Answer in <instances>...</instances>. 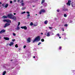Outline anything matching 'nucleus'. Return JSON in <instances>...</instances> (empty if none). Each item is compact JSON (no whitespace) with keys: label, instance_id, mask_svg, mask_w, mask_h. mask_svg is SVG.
Masks as SVG:
<instances>
[{"label":"nucleus","instance_id":"1","mask_svg":"<svg viewBox=\"0 0 75 75\" xmlns=\"http://www.w3.org/2000/svg\"><path fill=\"white\" fill-rule=\"evenodd\" d=\"M40 40V36H38L36 37L33 40V42H35V41L37 42H38V41H39Z\"/></svg>","mask_w":75,"mask_h":75},{"label":"nucleus","instance_id":"2","mask_svg":"<svg viewBox=\"0 0 75 75\" xmlns=\"http://www.w3.org/2000/svg\"><path fill=\"white\" fill-rule=\"evenodd\" d=\"M13 14L11 13H10L9 14H8V15L7 17H8V18H11L12 17H13Z\"/></svg>","mask_w":75,"mask_h":75},{"label":"nucleus","instance_id":"3","mask_svg":"<svg viewBox=\"0 0 75 75\" xmlns=\"http://www.w3.org/2000/svg\"><path fill=\"white\" fill-rule=\"evenodd\" d=\"M45 10L44 9H42L39 12V14H41L42 13H45Z\"/></svg>","mask_w":75,"mask_h":75},{"label":"nucleus","instance_id":"4","mask_svg":"<svg viewBox=\"0 0 75 75\" xmlns=\"http://www.w3.org/2000/svg\"><path fill=\"white\" fill-rule=\"evenodd\" d=\"M23 1H24L22 0L20 2V3H21V5L22 6H24L25 5V3H23Z\"/></svg>","mask_w":75,"mask_h":75},{"label":"nucleus","instance_id":"5","mask_svg":"<svg viewBox=\"0 0 75 75\" xmlns=\"http://www.w3.org/2000/svg\"><path fill=\"white\" fill-rule=\"evenodd\" d=\"M11 19L13 20H15V21L17 20V18H16V17L14 16H13L12 17Z\"/></svg>","mask_w":75,"mask_h":75},{"label":"nucleus","instance_id":"6","mask_svg":"<svg viewBox=\"0 0 75 75\" xmlns=\"http://www.w3.org/2000/svg\"><path fill=\"white\" fill-rule=\"evenodd\" d=\"M31 38H28V39H27V41L28 42H31Z\"/></svg>","mask_w":75,"mask_h":75},{"label":"nucleus","instance_id":"7","mask_svg":"<svg viewBox=\"0 0 75 75\" xmlns=\"http://www.w3.org/2000/svg\"><path fill=\"white\" fill-rule=\"evenodd\" d=\"M10 25V23H6L5 25V26H4V27L6 28V27H7L8 25Z\"/></svg>","mask_w":75,"mask_h":75},{"label":"nucleus","instance_id":"8","mask_svg":"<svg viewBox=\"0 0 75 75\" xmlns=\"http://www.w3.org/2000/svg\"><path fill=\"white\" fill-rule=\"evenodd\" d=\"M22 29H24V30H27V28L26 26H22L21 27Z\"/></svg>","mask_w":75,"mask_h":75},{"label":"nucleus","instance_id":"9","mask_svg":"<svg viewBox=\"0 0 75 75\" xmlns=\"http://www.w3.org/2000/svg\"><path fill=\"white\" fill-rule=\"evenodd\" d=\"M71 1H68V2L67 4L68 6H70L71 5Z\"/></svg>","mask_w":75,"mask_h":75},{"label":"nucleus","instance_id":"10","mask_svg":"<svg viewBox=\"0 0 75 75\" xmlns=\"http://www.w3.org/2000/svg\"><path fill=\"white\" fill-rule=\"evenodd\" d=\"M51 33V32H49L47 33L46 36L47 37H50V33Z\"/></svg>","mask_w":75,"mask_h":75},{"label":"nucleus","instance_id":"11","mask_svg":"<svg viewBox=\"0 0 75 75\" xmlns=\"http://www.w3.org/2000/svg\"><path fill=\"white\" fill-rule=\"evenodd\" d=\"M13 45H14V42H11L9 44V45H10V46H12Z\"/></svg>","mask_w":75,"mask_h":75},{"label":"nucleus","instance_id":"12","mask_svg":"<svg viewBox=\"0 0 75 75\" xmlns=\"http://www.w3.org/2000/svg\"><path fill=\"white\" fill-rule=\"evenodd\" d=\"M20 29V27L18 26H17L16 27V30H18Z\"/></svg>","mask_w":75,"mask_h":75},{"label":"nucleus","instance_id":"13","mask_svg":"<svg viewBox=\"0 0 75 75\" xmlns=\"http://www.w3.org/2000/svg\"><path fill=\"white\" fill-rule=\"evenodd\" d=\"M4 38L6 40H10V38L7 37H6V38L4 37Z\"/></svg>","mask_w":75,"mask_h":75},{"label":"nucleus","instance_id":"14","mask_svg":"<svg viewBox=\"0 0 75 75\" xmlns=\"http://www.w3.org/2000/svg\"><path fill=\"white\" fill-rule=\"evenodd\" d=\"M6 22L7 23H11V20L9 19H6Z\"/></svg>","mask_w":75,"mask_h":75},{"label":"nucleus","instance_id":"15","mask_svg":"<svg viewBox=\"0 0 75 75\" xmlns=\"http://www.w3.org/2000/svg\"><path fill=\"white\" fill-rule=\"evenodd\" d=\"M1 33L2 34L3 33H4V32L6 31V30L4 29L2 30H1Z\"/></svg>","mask_w":75,"mask_h":75},{"label":"nucleus","instance_id":"16","mask_svg":"<svg viewBox=\"0 0 75 75\" xmlns=\"http://www.w3.org/2000/svg\"><path fill=\"white\" fill-rule=\"evenodd\" d=\"M44 24H45L46 25H47L48 23V21L46 20L44 22Z\"/></svg>","mask_w":75,"mask_h":75},{"label":"nucleus","instance_id":"17","mask_svg":"<svg viewBox=\"0 0 75 75\" xmlns=\"http://www.w3.org/2000/svg\"><path fill=\"white\" fill-rule=\"evenodd\" d=\"M30 16V14H28L27 15V19H28V18H30V17H29Z\"/></svg>","mask_w":75,"mask_h":75},{"label":"nucleus","instance_id":"18","mask_svg":"<svg viewBox=\"0 0 75 75\" xmlns=\"http://www.w3.org/2000/svg\"><path fill=\"white\" fill-rule=\"evenodd\" d=\"M8 4H6L5 5V8H7V7H8Z\"/></svg>","mask_w":75,"mask_h":75},{"label":"nucleus","instance_id":"19","mask_svg":"<svg viewBox=\"0 0 75 75\" xmlns=\"http://www.w3.org/2000/svg\"><path fill=\"white\" fill-rule=\"evenodd\" d=\"M3 18H7V16H3L2 17Z\"/></svg>","mask_w":75,"mask_h":75},{"label":"nucleus","instance_id":"20","mask_svg":"<svg viewBox=\"0 0 75 75\" xmlns=\"http://www.w3.org/2000/svg\"><path fill=\"white\" fill-rule=\"evenodd\" d=\"M6 73V71H4L3 72L2 75H5V74Z\"/></svg>","mask_w":75,"mask_h":75},{"label":"nucleus","instance_id":"21","mask_svg":"<svg viewBox=\"0 0 75 75\" xmlns=\"http://www.w3.org/2000/svg\"><path fill=\"white\" fill-rule=\"evenodd\" d=\"M45 2V0H42L41 2V4H42V3H44Z\"/></svg>","mask_w":75,"mask_h":75},{"label":"nucleus","instance_id":"22","mask_svg":"<svg viewBox=\"0 0 75 75\" xmlns=\"http://www.w3.org/2000/svg\"><path fill=\"white\" fill-rule=\"evenodd\" d=\"M64 11H68V9L67 8L64 9L63 10Z\"/></svg>","mask_w":75,"mask_h":75},{"label":"nucleus","instance_id":"23","mask_svg":"<svg viewBox=\"0 0 75 75\" xmlns=\"http://www.w3.org/2000/svg\"><path fill=\"white\" fill-rule=\"evenodd\" d=\"M33 25V22H31L30 23V25H31V26H32Z\"/></svg>","mask_w":75,"mask_h":75},{"label":"nucleus","instance_id":"24","mask_svg":"<svg viewBox=\"0 0 75 75\" xmlns=\"http://www.w3.org/2000/svg\"><path fill=\"white\" fill-rule=\"evenodd\" d=\"M12 34L13 36H16V33H13Z\"/></svg>","mask_w":75,"mask_h":75},{"label":"nucleus","instance_id":"25","mask_svg":"<svg viewBox=\"0 0 75 75\" xmlns=\"http://www.w3.org/2000/svg\"><path fill=\"white\" fill-rule=\"evenodd\" d=\"M26 8L25 7H24V8H22V10H25V8Z\"/></svg>","mask_w":75,"mask_h":75},{"label":"nucleus","instance_id":"26","mask_svg":"<svg viewBox=\"0 0 75 75\" xmlns=\"http://www.w3.org/2000/svg\"><path fill=\"white\" fill-rule=\"evenodd\" d=\"M25 11H24L23 12H22L21 14H25Z\"/></svg>","mask_w":75,"mask_h":75},{"label":"nucleus","instance_id":"27","mask_svg":"<svg viewBox=\"0 0 75 75\" xmlns=\"http://www.w3.org/2000/svg\"><path fill=\"white\" fill-rule=\"evenodd\" d=\"M49 28L50 29V30H52L53 28L52 27H49Z\"/></svg>","mask_w":75,"mask_h":75},{"label":"nucleus","instance_id":"28","mask_svg":"<svg viewBox=\"0 0 75 75\" xmlns=\"http://www.w3.org/2000/svg\"><path fill=\"white\" fill-rule=\"evenodd\" d=\"M64 17H67V14H64Z\"/></svg>","mask_w":75,"mask_h":75},{"label":"nucleus","instance_id":"29","mask_svg":"<svg viewBox=\"0 0 75 75\" xmlns=\"http://www.w3.org/2000/svg\"><path fill=\"white\" fill-rule=\"evenodd\" d=\"M56 35L57 36H58V37H59V36H60V35H59V33H58V34H57Z\"/></svg>","mask_w":75,"mask_h":75},{"label":"nucleus","instance_id":"30","mask_svg":"<svg viewBox=\"0 0 75 75\" xmlns=\"http://www.w3.org/2000/svg\"><path fill=\"white\" fill-rule=\"evenodd\" d=\"M15 47H16V48H17L18 47V45H17V44L16 45Z\"/></svg>","mask_w":75,"mask_h":75},{"label":"nucleus","instance_id":"31","mask_svg":"<svg viewBox=\"0 0 75 75\" xmlns=\"http://www.w3.org/2000/svg\"><path fill=\"white\" fill-rule=\"evenodd\" d=\"M20 25V22H18V26H19V25Z\"/></svg>","mask_w":75,"mask_h":75},{"label":"nucleus","instance_id":"32","mask_svg":"<svg viewBox=\"0 0 75 75\" xmlns=\"http://www.w3.org/2000/svg\"><path fill=\"white\" fill-rule=\"evenodd\" d=\"M3 21L4 22H6H6H7V19H4V20Z\"/></svg>","mask_w":75,"mask_h":75},{"label":"nucleus","instance_id":"33","mask_svg":"<svg viewBox=\"0 0 75 75\" xmlns=\"http://www.w3.org/2000/svg\"><path fill=\"white\" fill-rule=\"evenodd\" d=\"M38 25V24H33V25L35 26V27H36V26H37Z\"/></svg>","mask_w":75,"mask_h":75},{"label":"nucleus","instance_id":"34","mask_svg":"<svg viewBox=\"0 0 75 75\" xmlns=\"http://www.w3.org/2000/svg\"><path fill=\"white\" fill-rule=\"evenodd\" d=\"M41 41H42V42H44V39H41Z\"/></svg>","mask_w":75,"mask_h":75},{"label":"nucleus","instance_id":"35","mask_svg":"<svg viewBox=\"0 0 75 75\" xmlns=\"http://www.w3.org/2000/svg\"><path fill=\"white\" fill-rule=\"evenodd\" d=\"M26 13L28 14H30V12L29 11H27Z\"/></svg>","mask_w":75,"mask_h":75},{"label":"nucleus","instance_id":"36","mask_svg":"<svg viewBox=\"0 0 75 75\" xmlns=\"http://www.w3.org/2000/svg\"><path fill=\"white\" fill-rule=\"evenodd\" d=\"M64 27H67L68 26V25L67 24H65L64 25Z\"/></svg>","mask_w":75,"mask_h":75},{"label":"nucleus","instance_id":"37","mask_svg":"<svg viewBox=\"0 0 75 75\" xmlns=\"http://www.w3.org/2000/svg\"><path fill=\"white\" fill-rule=\"evenodd\" d=\"M15 39H12V41H13V42H14V41H15Z\"/></svg>","mask_w":75,"mask_h":75},{"label":"nucleus","instance_id":"38","mask_svg":"<svg viewBox=\"0 0 75 75\" xmlns=\"http://www.w3.org/2000/svg\"><path fill=\"white\" fill-rule=\"evenodd\" d=\"M10 3L11 4H12V3H13V1H10Z\"/></svg>","mask_w":75,"mask_h":75},{"label":"nucleus","instance_id":"39","mask_svg":"<svg viewBox=\"0 0 75 75\" xmlns=\"http://www.w3.org/2000/svg\"><path fill=\"white\" fill-rule=\"evenodd\" d=\"M25 47H26V46H25V45H24V46H23V48H25Z\"/></svg>","mask_w":75,"mask_h":75},{"label":"nucleus","instance_id":"40","mask_svg":"<svg viewBox=\"0 0 75 75\" xmlns=\"http://www.w3.org/2000/svg\"><path fill=\"white\" fill-rule=\"evenodd\" d=\"M57 12H59V9H57Z\"/></svg>","mask_w":75,"mask_h":75},{"label":"nucleus","instance_id":"41","mask_svg":"<svg viewBox=\"0 0 75 75\" xmlns=\"http://www.w3.org/2000/svg\"><path fill=\"white\" fill-rule=\"evenodd\" d=\"M41 44V42L39 43L38 44V45H39L40 44Z\"/></svg>","mask_w":75,"mask_h":75},{"label":"nucleus","instance_id":"42","mask_svg":"<svg viewBox=\"0 0 75 75\" xmlns=\"http://www.w3.org/2000/svg\"><path fill=\"white\" fill-rule=\"evenodd\" d=\"M61 47H59V49L60 50H61Z\"/></svg>","mask_w":75,"mask_h":75},{"label":"nucleus","instance_id":"43","mask_svg":"<svg viewBox=\"0 0 75 75\" xmlns=\"http://www.w3.org/2000/svg\"><path fill=\"white\" fill-rule=\"evenodd\" d=\"M2 6H3V7H4V4H2Z\"/></svg>","mask_w":75,"mask_h":75},{"label":"nucleus","instance_id":"44","mask_svg":"<svg viewBox=\"0 0 75 75\" xmlns=\"http://www.w3.org/2000/svg\"><path fill=\"white\" fill-rule=\"evenodd\" d=\"M13 14L14 15H16V13H14Z\"/></svg>","mask_w":75,"mask_h":75},{"label":"nucleus","instance_id":"45","mask_svg":"<svg viewBox=\"0 0 75 75\" xmlns=\"http://www.w3.org/2000/svg\"><path fill=\"white\" fill-rule=\"evenodd\" d=\"M20 0H18V2H19V1H20Z\"/></svg>","mask_w":75,"mask_h":75},{"label":"nucleus","instance_id":"46","mask_svg":"<svg viewBox=\"0 0 75 75\" xmlns=\"http://www.w3.org/2000/svg\"><path fill=\"white\" fill-rule=\"evenodd\" d=\"M41 34L42 35H43V33H41Z\"/></svg>","mask_w":75,"mask_h":75},{"label":"nucleus","instance_id":"47","mask_svg":"<svg viewBox=\"0 0 75 75\" xmlns=\"http://www.w3.org/2000/svg\"><path fill=\"white\" fill-rule=\"evenodd\" d=\"M14 2H16V0H15L13 1Z\"/></svg>","mask_w":75,"mask_h":75},{"label":"nucleus","instance_id":"48","mask_svg":"<svg viewBox=\"0 0 75 75\" xmlns=\"http://www.w3.org/2000/svg\"><path fill=\"white\" fill-rule=\"evenodd\" d=\"M71 6H72V7H74V6H73V5H72V4H71Z\"/></svg>","mask_w":75,"mask_h":75},{"label":"nucleus","instance_id":"49","mask_svg":"<svg viewBox=\"0 0 75 75\" xmlns=\"http://www.w3.org/2000/svg\"><path fill=\"white\" fill-rule=\"evenodd\" d=\"M33 58H35V56H34V57H33Z\"/></svg>","mask_w":75,"mask_h":75},{"label":"nucleus","instance_id":"50","mask_svg":"<svg viewBox=\"0 0 75 75\" xmlns=\"http://www.w3.org/2000/svg\"><path fill=\"white\" fill-rule=\"evenodd\" d=\"M59 38H61V37H59Z\"/></svg>","mask_w":75,"mask_h":75},{"label":"nucleus","instance_id":"51","mask_svg":"<svg viewBox=\"0 0 75 75\" xmlns=\"http://www.w3.org/2000/svg\"><path fill=\"white\" fill-rule=\"evenodd\" d=\"M0 34H2L1 31H0Z\"/></svg>","mask_w":75,"mask_h":75},{"label":"nucleus","instance_id":"52","mask_svg":"<svg viewBox=\"0 0 75 75\" xmlns=\"http://www.w3.org/2000/svg\"><path fill=\"white\" fill-rule=\"evenodd\" d=\"M1 38V36H0V39Z\"/></svg>","mask_w":75,"mask_h":75},{"label":"nucleus","instance_id":"53","mask_svg":"<svg viewBox=\"0 0 75 75\" xmlns=\"http://www.w3.org/2000/svg\"><path fill=\"white\" fill-rule=\"evenodd\" d=\"M19 50H21V49H19Z\"/></svg>","mask_w":75,"mask_h":75},{"label":"nucleus","instance_id":"54","mask_svg":"<svg viewBox=\"0 0 75 75\" xmlns=\"http://www.w3.org/2000/svg\"><path fill=\"white\" fill-rule=\"evenodd\" d=\"M0 4H1V2H0Z\"/></svg>","mask_w":75,"mask_h":75},{"label":"nucleus","instance_id":"55","mask_svg":"<svg viewBox=\"0 0 75 75\" xmlns=\"http://www.w3.org/2000/svg\"><path fill=\"white\" fill-rule=\"evenodd\" d=\"M52 35H54V33H52Z\"/></svg>","mask_w":75,"mask_h":75},{"label":"nucleus","instance_id":"56","mask_svg":"<svg viewBox=\"0 0 75 75\" xmlns=\"http://www.w3.org/2000/svg\"><path fill=\"white\" fill-rule=\"evenodd\" d=\"M36 16H37V14H36Z\"/></svg>","mask_w":75,"mask_h":75},{"label":"nucleus","instance_id":"57","mask_svg":"<svg viewBox=\"0 0 75 75\" xmlns=\"http://www.w3.org/2000/svg\"><path fill=\"white\" fill-rule=\"evenodd\" d=\"M45 35H46V34H45Z\"/></svg>","mask_w":75,"mask_h":75},{"label":"nucleus","instance_id":"58","mask_svg":"<svg viewBox=\"0 0 75 75\" xmlns=\"http://www.w3.org/2000/svg\"><path fill=\"white\" fill-rule=\"evenodd\" d=\"M55 30H57V29H55Z\"/></svg>","mask_w":75,"mask_h":75},{"label":"nucleus","instance_id":"59","mask_svg":"<svg viewBox=\"0 0 75 75\" xmlns=\"http://www.w3.org/2000/svg\"><path fill=\"white\" fill-rule=\"evenodd\" d=\"M11 61H13V60H11Z\"/></svg>","mask_w":75,"mask_h":75},{"label":"nucleus","instance_id":"60","mask_svg":"<svg viewBox=\"0 0 75 75\" xmlns=\"http://www.w3.org/2000/svg\"><path fill=\"white\" fill-rule=\"evenodd\" d=\"M63 31H64V30H63Z\"/></svg>","mask_w":75,"mask_h":75}]
</instances>
